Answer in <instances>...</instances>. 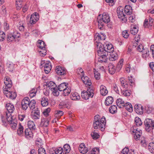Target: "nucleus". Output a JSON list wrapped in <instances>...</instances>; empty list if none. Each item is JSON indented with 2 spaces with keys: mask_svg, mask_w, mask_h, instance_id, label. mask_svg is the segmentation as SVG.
<instances>
[{
  "mask_svg": "<svg viewBox=\"0 0 154 154\" xmlns=\"http://www.w3.org/2000/svg\"><path fill=\"white\" fill-rule=\"evenodd\" d=\"M108 70L109 73L111 74H114L115 72V66L112 63H109L108 65Z\"/></svg>",
  "mask_w": 154,
  "mask_h": 154,
  "instance_id": "b1692460",
  "label": "nucleus"
},
{
  "mask_svg": "<svg viewBox=\"0 0 154 154\" xmlns=\"http://www.w3.org/2000/svg\"><path fill=\"white\" fill-rule=\"evenodd\" d=\"M138 30V27L136 25L132 24L131 25L130 32L132 34L135 35L137 32Z\"/></svg>",
  "mask_w": 154,
  "mask_h": 154,
  "instance_id": "aec40b11",
  "label": "nucleus"
},
{
  "mask_svg": "<svg viewBox=\"0 0 154 154\" xmlns=\"http://www.w3.org/2000/svg\"><path fill=\"white\" fill-rule=\"evenodd\" d=\"M144 48L142 45L139 43L137 47V49L139 51L142 52Z\"/></svg>",
  "mask_w": 154,
  "mask_h": 154,
  "instance_id": "052dcab7",
  "label": "nucleus"
},
{
  "mask_svg": "<svg viewBox=\"0 0 154 154\" xmlns=\"http://www.w3.org/2000/svg\"><path fill=\"white\" fill-rule=\"evenodd\" d=\"M109 59L111 61H115L118 58V55L116 53L113 51L108 54Z\"/></svg>",
  "mask_w": 154,
  "mask_h": 154,
  "instance_id": "dca6fc26",
  "label": "nucleus"
},
{
  "mask_svg": "<svg viewBox=\"0 0 154 154\" xmlns=\"http://www.w3.org/2000/svg\"><path fill=\"white\" fill-rule=\"evenodd\" d=\"M109 110L111 113L112 114L115 113L117 111V107L116 105L111 106L109 107Z\"/></svg>",
  "mask_w": 154,
  "mask_h": 154,
  "instance_id": "c03bdc74",
  "label": "nucleus"
},
{
  "mask_svg": "<svg viewBox=\"0 0 154 154\" xmlns=\"http://www.w3.org/2000/svg\"><path fill=\"white\" fill-rule=\"evenodd\" d=\"M14 65L13 64L10 62H8L6 63V66L9 71L12 72L14 69Z\"/></svg>",
  "mask_w": 154,
  "mask_h": 154,
  "instance_id": "ea45409f",
  "label": "nucleus"
},
{
  "mask_svg": "<svg viewBox=\"0 0 154 154\" xmlns=\"http://www.w3.org/2000/svg\"><path fill=\"white\" fill-rule=\"evenodd\" d=\"M4 83L6 87L4 89V93L7 97L13 99L17 96L15 91H11L10 88L12 86V82L10 79L8 77H6L4 79Z\"/></svg>",
  "mask_w": 154,
  "mask_h": 154,
  "instance_id": "f257e3e1",
  "label": "nucleus"
},
{
  "mask_svg": "<svg viewBox=\"0 0 154 154\" xmlns=\"http://www.w3.org/2000/svg\"><path fill=\"white\" fill-rule=\"evenodd\" d=\"M41 49L42 50L39 51L40 54L42 56H44L46 54L47 51L46 49V48H45L44 49V48H43Z\"/></svg>",
  "mask_w": 154,
  "mask_h": 154,
  "instance_id": "6e6d98bb",
  "label": "nucleus"
},
{
  "mask_svg": "<svg viewBox=\"0 0 154 154\" xmlns=\"http://www.w3.org/2000/svg\"><path fill=\"white\" fill-rule=\"evenodd\" d=\"M113 101V99L112 97H107L105 102V103L106 106H109L111 104Z\"/></svg>",
  "mask_w": 154,
  "mask_h": 154,
  "instance_id": "7c9ffc66",
  "label": "nucleus"
},
{
  "mask_svg": "<svg viewBox=\"0 0 154 154\" xmlns=\"http://www.w3.org/2000/svg\"><path fill=\"white\" fill-rule=\"evenodd\" d=\"M95 36H96V39L100 40H104L105 39V37L103 35L101 34L100 35L99 33H96Z\"/></svg>",
  "mask_w": 154,
  "mask_h": 154,
  "instance_id": "09e8293b",
  "label": "nucleus"
},
{
  "mask_svg": "<svg viewBox=\"0 0 154 154\" xmlns=\"http://www.w3.org/2000/svg\"><path fill=\"white\" fill-rule=\"evenodd\" d=\"M100 93L103 96L106 95L108 93L106 87L103 85L100 86Z\"/></svg>",
  "mask_w": 154,
  "mask_h": 154,
  "instance_id": "5701e85b",
  "label": "nucleus"
},
{
  "mask_svg": "<svg viewBox=\"0 0 154 154\" xmlns=\"http://www.w3.org/2000/svg\"><path fill=\"white\" fill-rule=\"evenodd\" d=\"M148 149L151 153H154V143H150L149 144Z\"/></svg>",
  "mask_w": 154,
  "mask_h": 154,
  "instance_id": "49530a36",
  "label": "nucleus"
},
{
  "mask_svg": "<svg viewBox=\"0 0 154 154\" xmlns=\"http://www.w3.org/2000/svg\"><path fill=\"white\" fill-rule=\"evenodd\" d=\"M102 44L101 45V48H100L101 49L102 48V51L104 52V53H106V52L108 53V54L114 51V48L112 44H108L107 45V44L105 45H103V47H102Z\"/></svg>",
  "mask_w": 154,
  "mask_h": 154,
  "instance_id": "9d476101",
  "label": "nucleus"
},
{
  "mask_svg": "<svg viewBox=\"0 0 154 154\" xmlns=\"http://www.w3.org/2000/svg\"><path fill=\"white\" fill-rule=\"evenodd\" d=\"M132 7L129 5L125 6L124 8V11L125 13L128 15H131L132 13Z\"/></svg>",
  "mask_w": 154,
  "mask_h": 154,
  "instance_id": "cd10ccee",
  "label": "nucleus"
},
{
  "mask_svg": "<svg viewBox=\"0 0 154 154\" xmlns=\"http://www.w3.org/2000/svg\"><path fill=\"white\" fill-rule=\"evenodd\" d=\"M134 110L136 112L140 114L143 113V107L141 105H135L134 107Z\"/></svg>",
  "mask_w": 154,
  "mask_h": 154,
  "instance_id": "f3484780",
  "label": "nucleus"
},
{
  "mask_svg": "<svg viewBox=\"0 0 154 154\" xmlns=\"http://www.w3.org/2000/svg\"><path fill=\"white\" fill-rule=\"evenodd\" d=\"M110 17L109 14L106 13L103 14L101 19L98 20V26L100 30L104 29V23H107L110 21Z\"/></svg>",
  "mask_w": 154,
  "mask_h": 154,
  "instance_id": "39448f33",
  "label": "nucleus"
},
{
  "mask_svg": "<svg viewBox=\"0 0 154 154\" xmlns=\"http://www.w3.org/2000/svg\"><path fill=\"white\" fill-rule=\"evenodd\" d=\"M91 135L92 138L94 140H96L100 137V135L98 133L94 130L92 131L91 134Z\"/></svg>",
  "mask_w": 154,
  "mask_h": 154,
  "instance_id": "4c0bfd02",
  "label": "nucleus"
},
{
  "mask_svg": "<svg viewBox=\"0 0 154 154\" xmlns=\"http://www.w3.org/2000/svg\"><path fill=\"white\" fill-rule=\"evenodd\" d=\"M38 16L35 15H32L31 16L29 22L31 24H34L38 20Z\"/></svg>",
  "mask_w": 154,
  "mask_h": 154,
  "instance_id": "393cba45",
  "label": "nucleus"
},
{
  "mask_svg": "<svg viewBox=\"0 0 154 154\" xmlns=\"http://www.w3.org/2000/svg\"><path fill=\"white\" fill-rule=\"evenodd\" d=\"M63 112L62 111L57 110L56 112L55 116L56 117L60 116L63 115Z\"/></svg>",
  "mask_w": 154,
  "mask_h": 154,
  "instance_id": "13d9d810",
  "label": "nucleus"
},
{
  "mask_svg": "<svg viewBox=\"0 0 154 154\" xmlns=\"http://www.w3.org/2000/svg\"><path fill=\"white\" fill-rule=\"evenodd\" d=\"M120 81L122 86L125 88H128V85L127 82L124 78H121L120 79Z\"/></svg>",
  "mask_w": 154,
  "mask_h": 154,
  "instance_id": "473e14b6",
  "label": "nucleus"
},
{
  "mask_svg": "<svg viewBox=\"0 0 154 154\" xmlns=\"http://www.w3.org/2000/svg\"><path fill=\"white\" fill-rule=\"evenodd\" d=\"M50 120V118H48L47 119L44 118L42 119L40 124L41 126L42 127H46L48 126Z\"/></svg>",
  "mask_w": 154,
  "mask_h": 154,
  "instance_id": "412c9836",
  "label": "nucleus"
},
{
  "mask_svg": "<svg viewBox=\"0 0 154 154\" xmlns=\"http://www.w3.org/2000/svg\"><path fill=\"white\" fill-rule=\"evenodd\" d=\"M122 35L125 38H127L129 36V34L126 30L122 32Z\"/></svg>",
  "mask_w": 154,
  "mask_h": 154,
  "instance_id": "680f3d73",
  "label": "nucleus"
},
{
  "mask_svg": "<svg viewBox=\"0 0 154 154\" xmlns=\"http://www.w3.org/2000/svg\"><path fill=\"white\" fill-rule=\"evenodd\" d=\"M55 150L56 154H61L62 152L63 153L62 148L61 147H59L55 149Z\"/></svg>",
  "mask_w": 154,
  "mask_h": 154,
  "instance_id": "5fc2aeb1",
  "label": "nucleus"
},
{
  "mask_svg": "<svg viewBox=\"0 0 154 154\" xmlns=\"http://www.w3.org/2000/svg\"><path fill=\"white\" fill-rule=\"evenodd\" d=\"M49 89L52 92V94L55 96H58L59 93L57 90V86L53 82H50L48 84Z\"/></svg>",
  "mask_w": 154,
  "mask_h": 154,
  "instance_id": "6e6552de",
  "label": "nucleus"
},
{
  "mask_svg": "<svg viewBox=\"0 0 154 154\" xmlns=\"http://www.w3.org/2000/svg\"><path fill=\"white\" fill-rule=\"evenodd\" d=\"M51 111V109L50 108H48L44 110L43 112V114L46 117L48 115V113L50 112Z\"/></svg>",
  "mask_w": 154,
  "mask_h": 154,
  "instance_id": "4d7b16f0",
  "label": "nucleus"
},
{
  "mask_svg": "<svg viewBox=\"0 0 154 154\" xmlns=\"http://www.w3.org/2000/svg\"><path fill=\"white\" fill-rule=\"evenodd\" d=\"M123 59H121L118 63V65L117 66V67L119 66V68H121L123 64Z\"/></svg>",
  "mask_w": 154,
  "mask_h": 154,
  "instance_id": "69168bd1",
  "label": "nucleus"
},
{
  "mask_svg": "<svg viewBox=\"0 0 154 154\" xmlns=\"http://www.w3.org/2000/svg\"><path fill=\"white\" fill-rule=\"evenodd\" d=\"M29 106L30 109L32 110L35 109V106L36 104L35 101L34 100H32L29 101Z\"/></svg>",
  "mask_w": 154,
  "mask_h": 154,
  "instance_id": "58836bf2",
  "label": "nucleus"
},
{
  "mask_svg": "<svg viewBox=\"0 0 154 154\" xmlns=\"http://www.w3.org/2000/svg\"><path fill=\"white\" fill-rule=\"evenodd\" d=\"M24 133L26 137L28 139L32 138L33 136L32 132L30 129H26L25 130Z\"/></svg>",
  "mask_w": 154,
  "mask_h": 154,
  "instance_id": "a211bd4d",
  "label": "nucleus"
},
{
  "mask_svg": "<svg viewBox=\"0 0 154 154\" xmlns=\"http://www.w3.org/2000/svg\"><path fill=\"white\" fill-rule=\"evenodd\" d=\"M93 92L92 88L89 87L88 88L86 91H83L82 92V97L86 100H88L90 97L92 98L94 95Z\"/></svg>",
  "mask_w": 154,
  "mask_h": 154,
  "instance_id": "423d86ee",
  "label": "nucleus"
},
{
  "mask_svg": "<svg viewBox=\"0 0 154 154\" xmlns=\"http://www.w3.org/2000/svg\"><path fill=\"white\" fill-rule=\"evenodd\" d=\"M145 129L147 132L152 131L154 128V120L151 119H146L144 121Z\"/></svg>",
  "mask_w": 154,
  "mask_h": 154,
  "instance_id": "0eeeda50",
  "label": "nucleus"
},
{
  "mask_svg": "<svg viewBox=\"0 0 154 154\" xmlns=\"http://www.w3.org/2000/svg\"><path fill=\"white\" fill-rule=\"evenodd\" d=\"M23 128L20 123H19L18 125V128L17 131V134L19 136L22 135L23 133Z\"/></svg>",
  "mask_w": 154,
  "mask_h": 154,
  "instance_id": "c9c22d12",
  "label": "nucleus"
},
{
  "mask_svg": "<svg viewBox=\"0 0 154 154\" xmlns=\"http://www.w3.org/2000/svg\"><path fill=\"white\" fill-rule=\"evenodd\" d=\"M134 149L129 150L128 148L125 147L122 150L121 154H134Z\"/></svg>",
  "mask_w": 154,
  "mask_h": 154,
  "instance_id": "a878e982",
  "label": "nucleus"
},
{
  "mask_svg": "<svg viewBox=\"0 0 154 154\" xmlns=\"http://www.w3.org/2000/svg\"><path fill=\"white\" fill-rule=\"evenodd\" d=\"M142 52L143 57L144 59H146V57L149 55V51L147 48H144Z\"/></svg>",
  "mask_w": 154,
  "mask_h": 154,
  "instance_id": "2f4dec72",
  "label": "nucleus"
},
{
  "mask_svg": "<svg viewBox=\"0 0 154 154\" xmlns=\"http://www.w3.org/2000/svg\"><path fill=\"white\" fill-rule=\"evenodd\" d=\"M51 67L50 63H46L45 65L44 71L46 74H48L50 72Z\"/></svg>",
  "mask_w": 154,
  "mask_h": 154,
  "instance_id": "c756f323",
  "label": "nucleus"
},
{
  "mask_svg": "<svg viewBox=\"0 0 154 154\" xmlns=\"http://www.w3.org/2000/svg\"><path fill=\"white\" fill-rule=\"evenodd\" d=\"M19 36L14 33H9L7 35V41L8 42H10L13 41L17 38H18Z\"/></svg>",
  "mask_w": 154,
  "mask_h": 154,
  "instance_id": "2eb2a0df",
  "label": "nucleus"
},
{
  "mask_svg": "<svg viewBox=\"0 0 154 154\" xmlns=\"http://www.w3.org/2000/svg\"><path fill=\"white\" fill-rule=\"evenodd\" d=\"M46 45L45 44V42L41 40H38V44L37 45V46L40 49L45 48Z\"/></svg>",
  "mask_w": 154,
  "mask_h": 154,
  "instance_id": "79ce46f5",
  "label": "nucleus"
},
{
  "mask_svg": "<svg viewBox=\"0 0 154 154\" xmlns=\"http://www.w3.org/2000/svg\"><path fill=\"white\" fill-rule=\"evenodd\" d=\"M66 84V83H63L60 84L58 87V90L60 91H63L67 88Z\"/></svg>",
  "mask_w": 154,
  "mask_h": 154,
  "instance_id": "a19ab883",
  "label": "nucleus"
},
{
  "mask_svg": "<svg viewBox=\"0 0 154 154\" xmlns=\"http://www.w3.org/2000/svg\"><path fill=\"white\" fill-rule=\"evenodd\" d=\"M124 106L125 107V109L129 112H132L133 110L132 106L130 103H126Z\"/></svg>",
  "mask_w": 154,
  "mask_h": 154,
  "instance_id": "72a5a7b5",
  "label": "nucleus"
},
{
  "mask_svg": "<svg viewBox=\"0 0 154 154\" xmlns=\"http://www.w3.org/2000/svg\"><path fill=\"white\" fill-rule=\"evenodd\" d=\"M55 70L57 73L59 75H63L66 72L64 69L60 66H56Z\"/></svg>",
  "mask_w": 154,
  "mask_h": 154,
  "instance_id": "4468645a",
  "label": "nucleus"
},
{
  "mask_svg": "<svg viewBox=\"0 0 154 154\" xmlns=\"http://www.w3.org/2000/svg\"><path fill=\"white\" fill-rule=\"evenodd\" d=\"M81 79L83 83L85 84V83L86 82L87 80H88L89 79V78L87 76L85 77L84 75H83L81 77Z\"/></svg>",
  "mask_w": 154,
  "mask_h": 154,
  "instance_id": "e2e57ef3",
  "label": "nucleus"
},
{
  "mask_svg": "<svg viewBox=\"0 0 154 154\" xmlns=\"http://www.w3.org/2000/svg\"><path fill=\"white\" fill-rule=\"evenodd\" d=\"M48 100L47 98L43 97L41 100V104L42 106H46L48 105Z\"/></svg>",
  "mask_w": 154,
  "mask_h": 154,
  "instance_id": "f704fd0d",
  "label": "nucleus"
},
{
  "mask_svg": "<svg viewBox=\"0 0 154 154\" xmlns=\"http://www.w3.org/2000/svg\"><path fill=\"white\" fill-rule=\"evenodd\" d=\"M63 106L65 107L67 109H69L70 107V105L68 102V100H66L63 102Z\"/></svg>",
  "mask_w": 154,
  "mask_h": 154,
  "instance_id": "603ef678",
  "label": "nucleus"
},
{
  "mask_svg": "<svg viewBox=\"0 0 154 154\" xmlns=\"http://www.w3.org/2000/svg\"><path fill=\"white\" fill-rule=\"evenodd\" d=\"M34 111L35 112L32 115V119L35 120L39 119L40 117L39 111L38 110L37 108H36Z\"/></svg>",
  "mask_w": 154,
  "mask_h": 154,
  "instance_id": "4be33fe9",
  "label": "nucleus"
},
{
  "mask_svg": "<svg viewBox=\"0 0 154 154\" xmlns=\"http://www.w3.org/2000/svg\"><path fill=\"white\" fill-rule=\"evenodd\" d=\"M122 93L123 95L126 97L129 96H130L131 94V93L129 91L126 89L122 91Z\"/></svg>",
  "mask_w": 154,
  "mask_h": 154,
  "instance_id": "8fccbe9b",
  "label": "nucleus"
},
{
  "mask_svg": "<svg viewBox=\"0 0 154 154\" xmlns=\"http://www.w3.org/2000/svg\"><path fill=\"white\" fill-rule=\"evenodd\" d=\"M99 149L98 148H94L92 149V153H94V154H96V153L99 152Z\"/></svg>",
  "mask_w": 154,
  "mask_h": 154,
  "instance_id": "338daca9",
  "label": "nucleus"
},
{
  "mask_svg": "<svg viewBox=\"0 0 154 154\" xmlns=\"http://www.w3.org/2000/svg\"><path fill=\"white\" fill-rule=\"evenodd\" d=\"M135 124L137 126H140L142 125V121L140 118L138 117H136L134 119Z\"/></svg>",
  "mask_w": 154,
  "mask_h": 154,
  "instance_id": "a18cd8bd",
  "label": "nucleus"
},
{
  "mask_svg": "<svg viewBox=\"0 0 154 154\" xmlns=\"http://www.w3.org/2000/svg\"><path fill=\"white\" fill-rule=\"evenodd\" d=\"M28 125L29 128L31 130L35 129V126L34 122L32 121H29L28 122Z\"/></svg>",
  "mask_w": 154,
  "mask_h": 154,
  "instance_id": "37998d69",
  "label": "nucleus"
},
{
  "mask_svg": "<svg viewBox=\"0 0 154 154\" xmlns=\"http://www.w3.org/2000/svg\"><path fill=\"white\" fill-rule=\"evenodd\" d=\"M49 153L50 154H56V150L54 148H52L50 149Z\"/></svg>",
  "mask_w": 154,
  "mask_h": 154,
  "instance_id": "774afa93",
  "label": "nucleus"
},
{
  "mask_svg": "<svg viewBox=\"0 0 154 154\" xmlns=\"http://www.w3.org/2000/svg\"><path fill=\"white\" fill-rule=\"evenodd\" d=\"M101 45L102 43L101 42H97L96 44L97 48V51L98 55L99 56L98 57V61L100 62H106L107 61V56H108V53L106 52V53L102 51V49L101 48Z\"/></svg>",
  "mask_w": 154,
  "mask_h": 154,
  "instance_id": "20e7f679",
  "label": "nucleus"
},
{
  "mask_svg": "<svg viewBox=\"0 0 154 154\" xmlns=\"http://www.w3.org/2000/svg\"><path fill=\"white\" fill-rule=\"evenodd\" d=\"M106 119L104 116L100 119L99 115H97L94 117L93 123V126L94 129L99 128L101 131H103L105 128Z\"/></svg>",
  "mask_w": 154,
  "mask_h": 154,
  "instance_id": "f03ea898",
  "label": "nucleus"
},
{
  "mask_svg": "<svg viewBox=\"0 0 154 154\" xmlns=\"http://www.w3.org/2000/svg\"><path fill=\"white\" fill-rule=\"evenodd\" d=\"M8 114L7 113V117L5 118L3 116H2V120L3 125L5 126L7 125L8 122L10 124V126L11 128L13 129H15L16 128L17 123L16 120H12V116L11 114H9V116H8Z\"/></svg>",
  "mask_w": 154,
  "mask_h": 154,
  "instance_id": "7ed1b4c3",
  "label": "nucleus"
},
{
  "mask_svg": "<svg viewBox=\"0 0 154 154\" xmlns=\"http://www.w3.org/2000/svg\"><path fill=\"white\" fill-rule=\"evenodd\" d=\"M6 108L7 110L8 113L6 112V116H7V113L8 114V116H9V114H11V113H12L13 112L14 110V107L13 105L11 104L10 103H8L6 104ZM7 116H6V118Z\"/></svg>",
  "mask_w": 154,
  "mask_h": 154,
  "instance_id": "ddd939ff",
  "label": "nucleus"
},
{
  "mask_svg": "<svg viewBox=\"0 0 154 154\" xmlns=\"http://www.w3.org/2000/svg\"><path fill=\"white\" fill-rule=\"evenodd\" d=\"M79 149L80 152L83 154L86 153L88 151L87 148L85 147L83 143H82L80 145Z\"/></svg>",
  "mask_w": 154,
  "mask_h": 154,
  "instance_id": "6ab92c4d",
  "label": "nucleus"
},
{
  "mask_svg": "<svg viewBox=\"0 0 154 154\" xmlns=\"http://www.w3.org/2000/svg\"><path fill=\"white\" fill-rule=\"evenodd\" d=\"M94 73L95 79L97 80L100 79V73L96 71H94Z\"/></svg>",
  "mask_w": 154,
  "mask_h": 154,
  "instance_id": "bf43d9fd",
  "label": "nucleus"
},
{
  "mask_svg": "<svg viewBox=\"0 0 154 154\" xmlns=\"http://www.w3.org/2000/svg\"><path fill=\"white\" fill-rule=\"evenodd\" d=\"M131 131L132 132L134 139L136 140H138L141 134V131L138 130L135 127L131 128Z\"/></svg>",
  "mask_w": 154,
  "mask_h": 154,
  "instance_id": "9b49d317",
  "label": "nucleus"
},
{
  "mask_svg": "<svg viewBox=\"0 0 154 154\" xmlns=\"http://www.w3.org/2000/svg\"><path fill=\"white\" fill-rule=\"evenodd\" d=\"M149 23L148 22V20L146 19L144 22L143 26L145 28L149 27Z\"/></svg>",
  "mask_w": 154,
  "mask_h": 154,
  "instance_id": "0e129e2a",
  "label": "nucleus"
},
{
  "mask_svg": "<svg viewBox=\"0 0 154 154\" xmlns=\"http://www.w3.org/2000/svg\"><path fill=\"white\" fill-rule=\"evenodd\" d=\"M63 94L64 96H68L71 92L70 89L68 87H67L63 91Z\"/></svg>",
  "mask_w": 154,
  "mask_h": 154,
  "instance_id": "de8ad7c7",
  "label": "nucleus"
},
{
  "mask_svg": "<svg viewBox=\"0 0 154 154\" xmlns=\"http://www.w3.org/2000/svg\"><path fill=\"white\" fill-rule=\"evenodd\" d=\"M29 99L28 97H24L22 100L21 104V107L23 110H26L29 106Z\"/></svg>",
  "mask_w": 154,
  "mask_h": 154,
  "instance_id": "f8f14e48",
  "label": "nucleus"
},
{
  "mask_svg": "<svg viewBox=\"0 0 154 154\" xmlns=\"http://www.w3.org/2000/svg\"><path fill=\"white\" fill-rule=\"evenodd\" d=\"M38 154H46L45 149L42 147L38 149Z\"/></svg>",
  "mask_w": 154,
  "mask_h": 154,
  "instance_id": "864d4df0",
  "label": "nucleus"
},
{
  "mask_svg": "<svg viewBox=\"0 0 154 154\" xmlns=\"http://www.w3.org/2000/svg\"><path fill=\"white\" fill-rule=\"evenodd\" d=\"M70 98L73 100H78L80 99V97L78 93H75L70 95Z\"/></svg>",
  "mask_w": 154,
  "mask_h": 154,
  "instance_id": "e433bc0d",
  "label": "nucleus"
},
{
  "mask_svg": "<svg viewBox=\"0 0 154 154\" xmlns=\"http://www.w3.org/2000/svg\"><path fill=\"white\" fill-rule=\"evenodd\" d=\"M117 13L118 17L122 21L125 22L127 20V17L123 12V8L122 7H118L117 9Z\"/></svg>",
  "mask_w": 154,
  "mask_h": 154,
  "instance_id": "1a4fd4ad",
  "label": "nucleus"
},
{
  "mask_svg": "<svg viewBox=\"0 0 154 154\" xmlns=\"http://www.w3.org/2000/svg\"><path fill=\"white\" fill-rule=\"evenodd\" d=\"M116 103L117 106L120 108L124 107L125 104L123 100L120 98L117 99L116 101Z\"/></svg>",
  "mask_w": 154,
  "mask_h": 154,
  "instance_id": "bb28decb",
  "label": "nucleus"
},
{
  "mask_svg": "<svg viewBox=\"0 0 154 154\" xmlns=\"http://www.w3.org/2000/svg\"><path fill=\"white\" fill-rule=\"evenodd\" d=\"M62 149L63 153L66 154L69 153L70 151V147L69 144H66L64 145Z\"/></svg>",
  "mask_w": 154,
  "mask_h": 154,
  "instance_id": "c85d7f7f",
  "label": "nucleus"
},
{
  "mask_svg": "<svg viewBox=\"0 0 154 154\" xmlns=\"http://www.w3.org/2000/svg\"><path fill=\"white\" fill-rule=\"evenodd\" d=\"M145 109L146 112L148 114L151 113L153 110L152 107L148 106H145Z\"/></svg>",
  "mask_w": 154,
  "mask_h": 154,
  "instance_id": "3c124183",
  "label": "nucleus"
}]
</instances>
